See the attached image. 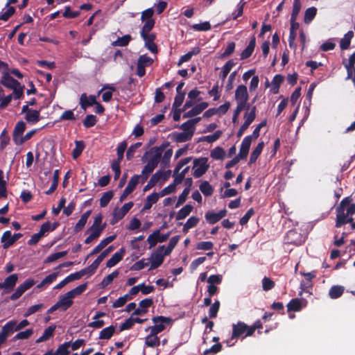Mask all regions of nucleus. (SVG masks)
<instances>
[{
  "instance_id": "obj_1",
  "label": "nucleus",
  "mask_w": 355,
  "mask_h": 355,
  "mask_svg": "<svg viewBox=\"0 0 355 355\" xmlns=\"http://www.w3.org/2000/svg\"><path fill=\"white\" fill-rule=\"evenodd\" d=\"M336 227H340L344 224L351 223L353 215L355 214V203L350 197L345 198L341 200L336 209Z\"/></svg>"
},
{
  "instance_id": "obj_2",
  "label": "nucleus",
  "mask_w": 355,
  "mask_h": 355,
  "mask_svg": "<svg viewBox=\"0 0 355 355\" xmlns=\"http://www.w3.org/2000/svg\"><path fill=\"white\" fill-rule=\"evenodd\" d=\"M163 151V146H155L146 153L147 164L141 171V175L144 179L143 181H145L148 178V175L157 167L160 161Z\"/></svg>"
},
{
  "instance_id": "obj_3",
  "label": "nucleus",
  "mask_w": 355,
  "mask_h": 355,
  "mask_svg": "<svg viewBox=\"0 0 355 355\" xmlns=\"http://www.w3.org/2000/svg\"><path fill=\"white\" fill-rule=\"evenodd\" d=\"M0 85L6 88L12 89L15 99H19L24 96V87L21 83L13 78L8 73V71L4 72L0 80Z\"/></svg>"
},
{
  "instance_id": "obj_4",
  "label": "nucleus",
  "mask_w": 355,
  "mask_h": 355,
  "mask_svg": "<svg viewBox=\"0 0 355 355\" xmlns=\"http://www.w3.org/2000/svg\"><path fill=\"white\" fill-rule=\"evenodd\" d=\"M209 168V159L207 157H200L193 160V175L198 178L204 175Z\"/></svg>"
},
{
  "instance_id": "obj_5",
  "label": "nucleus",
  "mask_w": 355,
  "mask_h": 355,
  "mask_svg": "<svg viewBox=\"0 0 355 355\" xmlns=\"http://www.w3.org/2000/svg\"><path fill=\"white\" fill-rule=\"evenodd\" d=\"M252 334L253 329L250 328V326L243 322H239L237 324H233L232 325V339L241 336H243V338H245L247 336H250Z\"/></svg>"
},
{
  "instance_id": "obj_6",
  "label": "nucleus",
  "mask_w": 355,
  "mask_h": 355,
  "mask_svg": "<svg viewBox=\"0 0 355 355\" xmlns=\"http://www.w3.org/2000/svg\"><path fill=\"white\" fill-rule=\"evenodd\" d=\"M164 245H161L157 248L150 255L149 261L150 262V267L149 270H153L158 268L164 262Z\"/></svg>"
},
{
  "instance_id": "obj_7",
  "label": "nucleus",
  "mask_w": 355,
  "mask_h": 355,
  "mask_svg": "<svg viewBox=\"0 0 355 355\" xmlns=\"http://www.w3.org/2000/svg\"><path fill=\"white\" fill-rule=\"evenodd\" d=\"M133 205L134 204L132 202H129L125 203L120 209H114L112 213V218L111 219L110 223L112 225H114L121 219H122L125 216V215L129 211V210L133 207Z\"/></svg>"
},
{
  "instance_id": "obj_8",
  "label": "nucleus",
  "mask_w": 355,
  "mask_h": 355,
  "mask_svg": "<svg viewBox=\"0 0 355 355\" xmlns=\"http://www.w3.org/2000/svg\"><path fill=\"white\" fill-rule=\"evenodd\" d=\"M171 171H158L152 175L147 184L144 187V191L146 192L153 187L159 180L166 181L169 177Z\"/></svg>"
},
{
  "instance_id": "obj_9",
  "label": "nucleus",
  "mask_w": 355,
  "mask_h": 355,
  "mask_svg": "<svg viewBox=\"0 0 355 355\" xmlns=\"http://www.w3.org/2000/svg\"><path fill=\"white\" fill-rule=\"evenodd\" d=\"M35 282L33 279H27L22 284L19 285L15 292L11 295L10 300H16L19 299L26 291L30 289L34 284Z\"/></svg>"
},
{
  "instance_id": "obj_10",
  "label": "nucleus",
  "mask_w": 355,
  "mask_h": 355,
  "mask_svg": "<svg viewBox=\"0 0 355 355\" xmlns=\"http://www.w3.org/2000/svg\"><path fill=\"white\" fill-rule=\"evenodd\" d=\"M155 325L153 327H148L146 329V331H150V333L157 335L159 333L162 332L165 329L164 323H166L169 321L168 318H164L163 316H158L154 318L153 319Z\"/></svg>"
},
{
  "instance_id": "obj_11",
  "label": "nucleus",
  "mask_w": 355,
  "mask_h": 355,
  "mask_svg": "<svg viewBox=\"0 0 355 355\" xmlns=\"http://www.w3.org/2000/svg\"><path fill=\"white\" fill-rule=\"evenodd\" d=\"M171 233L168 232L165 234H161L160 230H156L150 234L147 239V242L149 244V249L155 247L157 243H163L166 241L170 236Z\"/></svg>"
},
{
  "instance_id": "obj_12",
  "label": "nucleus",
  "mask_w": 355,
  "mask_h": 355,
  "mask_svg": "<svg viewBox=\"0 0 355 355\" xmlns=\"http://www.w3.org/2000/svg\"><path fill=\"white\" fill-rule=\"evenodd\" d=\"M234 98L236 104L246 105L249 98L247 87L244 85H239L235 90Z\"/></svg>"
},
{
  "instance_id": "obj_13",
  "label": "nucleus",
  "mask_w": 355,
  "mask_h": 355,
  "mask_svg": "<svg viewBox=\"0 0 355 355\" xmlns=\"http://www.w3.org/2000/svg\"><path fill=\"white\" fill-rule=\"evenodd\" d=\"M180 128L182 130L181 132H176L173 135V138L177 142H185L191 139L194 131L192 128L189 127H184L183 123L181 125Z\"/></svg>"
},
{
  "instance_id": "obj_14",
  "label": "nucleus",
  "mask_w": 355,
  "mask_h": 355,
  "mask_svg": "<svg viewBox=\"0 0 355 355\" xmlns=\"http://www.w3.org/2000/svg\"><path fill=\"white\" fill-rule=\"evenodd\" d=\"M18 279L19 277L17 274H12L9 275L4 279L3 282L0 283V288H3L5 293H10L13 290Z\"/></svg>"
},
{
  "instance_id": "obj_15",
  "label": "nucleus",
  "mask_w": 355,
  "mask_h": 355,
  "mask_svg": "<svg viewBox=\"0 0 355 355\" xmlns=\"http://www.w3.org/2000/svg\"><path fill=\"white\" fill-rule=\"evenodd\" d=\"M191 157H190L184 158V159H181L178 162V165L176 166V167L174 170V174H173V176H174L173 183H175L176 185L181 183L182 181L183 180V179L184 178V175L181 174V172H180V171L184 166L189 164L191 162Z\"/></svg>"
},
{
  "instance_id": "obj_16",
  "label": "nucleus",
  "mask_w": 355,
  "mask_h": 355,
  "mask_svg": "<svg viewBox=\"0 0 355 355\" xmlns=\"http://www.w3.org/2000/svg\"><path fill=\"white\" fill-rule=\"evenodd\" d=\"M113 246L108 247L106 250L101 253V254L94 260V261L88 267L87 270H90L92 273H94L99 266L100 263L113 250Z\"/></svg>"
},
{
  "instance_id": "obj_17",
  "label": "nucleus",
  "mask_w": 355,
  "mask_h": 355,
  "mask_svg": "<svg viewBox=\"0 0 355 355\" xmlns=\"http://www.w3.org/2000/svg\"><path fill=\"white\" fill-rule=\"evenodd\" d=\"M227 214L225 209L216 213L213 211H208L205 214V219L210 224H214L221 220Z\"/></svg>"
},
{
  "instance_id": "obj_18",
  "label": "nucleus",
  "mask_w": 355,
  "mask_h": 355,
  "mask_svg": "<svg viewBox=\"0 0 355 355\" xmlns=\"http://www.w3.org/2000/svg\"><path fill=\"white\" fill-rule=\"evenodd\" d=\"M286 242L295 245H301L303 243V238L296 230H289L285 238Z\"/></svg>"
},
{
  "instance_id": "obj_19",
  "label": "nucleus",
  "mask_w": 355,
  "mask_h": 355,
  "mask_svg": "<svg viewBox=\"0 0 355 355\" xmlns=\"http://www.w3.org/2000/svg\"><path fill=\"white\" fill-rule=\"evenodd\" d=\"M254 140H256V139L252 137V136H251V135H248L244 137V139H243V141L241 142L240 150H239V153L241 157L245 158L247 157L248 152H249L250 145H251L252 141H254Z\"/></svg>"
},
{
  "instance_id": "obj_20",
  "label": "nucleus",
  "mask_w": 355,
  "mask_h": 355,
  "mask_svg": "<svg viewBox=\"0 0 355 355\" xmlns=\"http://www.w3.org/2000/svg\"><path fill=\"white\" fill-rule=\"evenodd\" d=\"M153 304V300L146 298L139 303V307L132 313L134 315H143L148 312V309Z\"/></svg>"
},
{
  "instance_id": "obj_21",
  "label": "nucleus",
  "mask_w": 355,
  "mask_h": 355,
  "mask_svg": "<svg viewBox=\"0 0 355 355\" xmlns=\"http://www.w3.org/2000/svg\"><path fill=\"white\" fill-rule=\"evenodd\" d=\"M125 250L124 248H121L119 251L115 252L112 257L107 261L106 266L107 268H112L120 262L123 256L125 255Z\"/></svg>"
},
{
  "instance_id": "obj_22",
  "label": "nucleus",
  "mask_w": 355,
  "mask_h": 355,
  "mask_svg": "<svg viewBox=\"0 0 355 355\" xmlns=\"http://www.w3.org/2000/svg\"><path fill=\"white\" fill-rule=\"evenodd\" d=\"M208 103L206 102L200 103L194 106L191 110L186 112L183 115V118H189L196 116L200 114L204 110H205L208 107Z\"/></svg>"
},
{
  "instance_id": "obj_23",
  "label": "nucleus",
  "mask_w": 355,
  "mask_h": 355,
  "mask_svg": "<svg viewBox=\"0 0 355 355\" xmlns=\"http://www.w3.org/2000/svg\"><path fill=\"white\" fill-rule=\"evenodd\" d=\"M56 303H57V305L60 308V311H65L69 307L71 306L73 302L69 297V296L67 293H65L64 295H63L62 296H61L60 297L59 300Z\"/></svg>"
},
{
  "instance_id": "obj_24",
  "label": "nucleus",
  "mask_w": 355,
  "mask_h": 355,
  "mask_svg": "<svg viewBox=\"0 0 355 355\" xmlns=\"http://www.w3.org/2000/svg\"><path fill=\"white\" fill-rule=\"evenodd\" d=\"M15 325V320L8 321L2 327L0 334L7 340V338L10 335H11L13 332L17 331Z\"/></svg>"
},
{
  "instance_id": "obj_25",
  "label": "nucleus",
  "mask_w": 355,
  "mask_h": 355,
  "mask_svg": "<svg viewBox=\"0 0 355 355\" xmlns=\"http://www.w3.org/2000/svg\"><path fill=\"white\" fill-rule=\"evenodd\" d=\"M299 24L296 21H291L290 35H289V46L291 48L295 49V40L297 35V30L299 28Z\"/></svg>"
},
{
  "instance_id": "obj_26",
  "label": "nucleus",
  "mask_w": 355,
  "mask_h": 355,
  "mask_svg": "<svg viewBox=\"0 0 355 355\" xmlns=\"http://www.w3.org/2000/svg\"><path fill=\"white\" fill-rule=\"evenodd\" d=\"M256 106H252L251 108L248 106L243 115L244 122L251 124L256 118Z\"/></svg>"
},
{
  "instance_id": "obj_27",
  "label": "nucleus",
  "mask_w": 355,
  "mask_h": 355,
  "mask_svg": "<svg viewBox=\"0 0 355 355\" xmlns=\"http://www.w3.org/2000/svg\"><path fill=\"white\" fill-rule=\"evenodd\" d=\"M96 102L95 96H87L85 94H83L80 98V104L84 110H86L87 107L93 105Z\"/></svg>"
},
{
  "instance_id": "obj_28",
  "label": "nucleus",
  "mask_w": 355,
  "mask_h": 355,
  "mask_svg": "<svg viewBox=\"0 0 355 355\" xmlns=\"http://www.w3.org/2000/svg\"><path fill=\"white\" fill-rule=\"evenodd\" d=\"M59 225L58 222L51 223L50 222H46L40 227V233L44 237L47 233L54 231Z\"/></svg>"
},
{
  "instance_id": "obj_29",
  "label": "nucleus",
  "mask_w": 355,
  "mask_h": 355,
  "mask_svg": "<svg viewBox=\"0 0 355 355\" xmlns=\"http://www.w3.org/2000/svg\"><path fill=\"white\" fill-rule=\"evenodd\" d=\"M1 243H2V246L4 249L9 248L15 243L10 231H6L3 234L1 239Z\"/></svg>"
},
{
  "instance_id": "obj_30",
  "label": "nucleus",
  "mask_w": 355,
  "mask_h": 355,
  "mask_svg": "<svg viewBox=\"0 0 355 355\" xmlns=\"http://www.w3.org/2000/svg\"><path fill=\"white\" fill-rule=\"evenodd\" d=\"M160 343L159 337L153 334L150 333L145 338V345L149 347H156L159 346Z\"/></svg>"
},
{
  "instance_id": "obj_31",
  "label": "nucleus",
  "mask_w": 355,
  "mask_h": 355,
  "mask_svg": "<svg viewBox=\"0 0 355 355\" xmlns=\"http://www.w3.org/2000/svg\"><path fill=\"white\" fill-rule=\"evenodd\" d=\"M234 65L235 62L232 60L227 61L224 64L219 74V77L222 80H225L227 76L228 75L231 69L234 67Z\"/></svg>"
},
{
  "instance_id": "obj_32",
  "label": "nucleus",
  "mask_w": 355,
  "mask_h": 355,
  "mask_svg": "<svg viewBox=\"0 0 355 355\" xmlns=\"http://www.w3.org/2000/svg\"><path fill=\"white\" fill-rule=\"evenodd\" d=\"M255 47V38L253 37L249 42L248 46L241 53V59L245 60L249 58L253 53Z\"/></svg>"
},
{
  "instance_id": "obj_33",
  "label": "nucleus",
  "mask_w": 355,
  "mask_h": 355,
  "mask_svg": "<svg viewBox=\"0 0 355 355\" xmlns=\"http://www.w3.org/2000/svg\"><path fill=\"white\" fill-rule=\"evenodd\" d=\"M354 37V32L352 31H348L344 37L340 40V47L341 49H347L349 47L351 40Z\"/></svg>"
},
{
  "instance_id": "obj_34",
  "label": "nucleus",
  "mask_w": 355,
  "mask_h": 355,
  "mask_svg": "<svg viewBox=\"0 0 355 355\" xmlns=\"http://www.w3.org/2000/svg\"><path fill=\"white\" fill-rule=\"evenodd\" d=\"M24 118L28 123L35 124L40 119V111L31 110L25 115Z\"/></svg>"
},
{
  "instance_id": "obj_35",
  "label": "nucleus",
  "mask_w": 355,
  "mask_h": 355,
  "mask_svg": "<svg viewBox=\"0 0 355 355\" xmlns=\"http://www.w3.org/2000/svg\"><path fill=\"white\" fill-rule=\"evenodd\" d=\"M58 275V272H53L49 275L37 286V288H42L50 285L57 279Z\"/></svg>"
},
{
  "instance_id": "obj_36",
  "label": "nucleus",
  "mask_w": 355,
  "mask_h": 355,
  "mask_svg": "<svg viewBox=\"0 0 355 355\" xmlns=\"http://www.w3.org/2000/svg\"><path fill=\"white\" fill-rule=\"evenodd\" d=\"M193 206L191 205H186L177 213L175 218L178 220H183L188 216L193 210Z\"/></svg>"
},
{
  "instance_id": "obj_37",
  "label": "nucleus",
  "mask_w": 355,
  "mask_h": 355,
  "mask_svg": "<svg viewBox=\"0 0 355 355\" xmlns=\"http://www.w3.org/2000/svg\"><path fill=\"white\" fill-rule=\"evenodd\" d=\"M263 147H264L263 141H261L257 144V146L253 150V151L252 152V153L250 155V161H249L250 164H252L256 162V160L260 155L261 153L262 152Z\"/></svg>"
},
{
  "instance_id": "obj_38",
  "label": "nucleus",
  "mask_w": 355,
  "mask_h": 355,
  "mask_svg": "<svg viewBox=\"0 0 355 355\" xmlns=\"http://www.w3.org/2000/svg\"><path fill=\"white\" fill-rule=\"evenodd\" d=\"M15 12V8L11 6L6 5L0 12V20L7 21Z\"/></svg>"
},
{
  "instance_id": "obj_39",
  "label": "nucleus",
  "mask_w": 355,
  "mask_h": 355,
  "mask_svg": "<svg viewBox=\"0 0 355 355\" xmlns=\"http://www.w3.org/2000/svg\"><path fill=\"white\" fill-rule=\"evenodd\" d=\"M26 130V123L21 121L17 123L13 131V141L15 142V139L20 138L23 132Z\"/></svg>"
},
{
  "instance_id": "obj_40",
  "label": "nucleus",
  "mask_w": 355,
  "mask_h": 355,
  "mask_svg": "<svg viewBox=\"0 0 355 355\" xmlns=\"http://www.w3.org/2000/svg\"><path fill=\"white\" fill-rule=\"evenodd\" d=\"M91 214V211H87L85 213H84L76 225H75L74 230L75 232H78L83 230V228L85 227L88 218L89 217Z\"/></svg>"
},
{
  "instance_id": "obj_41",
  "label": "nucleus",
  "mask_w": 355,
  "mask_h": 355,
  "mask_svg": "<svg viewBox=\"0 0 355 355\" xmlns=\"http://www.w3.org/2000/svg\"><path fill=\"white\" fill-rule=\"evenodd\" d=\"M345 288L342 286H334L329 291V295L331 299L340 297L344 293Z\"/></svg>"
},
{
  "instance_id": "obj_42",
  "label": "nucleus",
  "mask_w": 355,
  "mask_h": 355,
  "mask_svg": "<svg viewBox=\"0 0 355 355\" xmlns=\"http://www.w3.org/2000/svg\"><path fill=\"white\" fill-rule=\"evenodd\" d=\"M200 52V50L199 47H194L191 51L181 56L178 65L180 66L183 62L189 61L193 55H198Z\"/></svg>"
},
{
  "instance_id": "obj_43",
  "label": "nucleus",
  "mask_w": 355,
  "mask_h": 355,
  "mask_svg": "<svg viewBox=\"0 0 355 355\" xmlns=\"http://www.w3.org/2000/svg\"><path fill=\"white\" fill-rule=\"evenodd\" d=\"M55 329V326H49L47 327L44 330L43 334L36 340V343H42L49 340L51 336H53Z\"/></svg>"
},
{
  "instance_id": "obj_44",
  "label": "nucleus",
  "mask_w": 355,
  "mask_h": 355,
  "mask_svg": "<svg viewBox=\"0 0 355 355\" xmlns=\"http://www.w3.org/2000/svg\"><path fill=\"white\" fill-rule=\"evenodd\" d=\"M288 311H299L302 308V300L298 298L293 299L287 305Z\"/></svg>"
},
{
  "instance_id": "obj_45",
  "label": "nucleus",
  "mask_w": 355,
  "mask_h": 355,
  "mask_svg": "<svg viewBox=\"0 0 355 355\" xmlns=\"http://www.w3.org/2000/svg\"><path fill=\"white\" fill-rule=\"evenodd\" d=\"M114 331L115 327L114 326L106 327L100 331L99 338L103 340L110 339L114 334Z\"/></svg>"
},
{
  "instance_id": "obj_46",
  "label": "nucleus",
  "mask_w": 355,
  "mask_h": 355,
  "mask_svg": "<svg viewBox=\"0 0 355 355\" xmlns=\"http://www.w3.org/2000/svg\"><path fill=\"white\" fill-rule=\"evenodd\" d=\"M142 176L139 175H135L133 177L131 178L130 180L127 187H125V190L126 191V193H131L134 189H135L136 186L139 183L140 177Z\"/></svg>"
},
{
  "instance_id": "obj_47",
  "label": "nucleus",
  "mask_w": 355,
  "mask_h": 355,
  "mask_svg": "<svg viewBox=\"0 0 355 355\" xmlns=\"http://www.w3.org/2000/svg\"><path fill=\"white\" fill-rule=\"evenodd\" d=\"M87 285L85 284H81L66 293L73 300L74 297L82 294L85 291Z\"/></svg>"
},
{
  "instance_id": "obj_48",
  "label": "nucleus",
  "mask_w": 355,
  "mask_h": 355,
  "mask_svg": "<svg viewBox=\"0 0 355 355\" xmlns=\"http://www.w3.org/2000/svg\"><path fill=\"white\" fill-rule=\"evenodd\" d=\"M90 230L92 231V232L85 240V243L87 244L90 243L94 240L97 239L103 232V227H98L96 230L90 228Z\"/></svg>"
},
{
  "instance_id": "obj_49",
  "label": "nucleus",
  "mask_w": 355,
  "mask_h": 355,
  "mask_svg": "<svg viewBox=\"0 0 355 355\" xmlns=\"http://www.w3.org/2000/svg\"><path fill=\"white\" fill-rule=\"evenodd\" d=\"M71 342H65L60 345L57 350L55 354L57 355H69L70 354Z\"/></svg>"
},
{
  "instance_id": "obj_50",
  "label": "nucleus",
  "mask_w": 355,
  "mask_h": 355,
  "mask_svg": "<svg viewBox=\"0 0 355 355\" xmlns=\"http://www.w3.org/2000/svg\"><path fill=\"white\" fill-rule=\"evenodd\" d=\"M199 189L205 196H211L214 191L213 187L207 181L202 182L199 187Z\"/></svg>"
},
{
  "instance_id": "obj_51",
  "label": "nucleus",
  "mask_w": 355,
  "mask_h": 355,
  "mask_svg": "<svg viewBox=\"0 0 355 355\" xmlns=\"http://www.w3.org/2000/svg\"><path fill=\"white\" fill-rule=\"evenodd\" d=\"M199 222V218L196 216H191L187 220V222L185 223V224L184 225V227H183V232H187L189 230L194 227L195 226L197 225V224Z\"/></svg>"
},
{
  "instance_id": "obj_52",
  "label": "nucleus",
  "mask_w": 355,
  "mask_h": 355,
  "mask_svg": "<svg viewBox=\"0 0 355 355\" xmlns=\"http://www.w3.org/2000/svg\"><path fill=\"white\" fill-rule=\"evenodd\" d=\"M222 135V131L217 130L213 135H207L200 139V141H207L208 143H213L217 141Z\"/></svg>"
},
{
  "instance_id": "obj_53",
  "label": "nucleus",
  "mask_w": 355,
  "mask_h": 355,
  "mask_svg": "<svg viewBox=\"0 0 355 355\" xmlns=\"http://www.w3.org/2000/svg\"><path fill=\"white\" fill-rule=\"evenodd\" d=\"M119 272L118 270H114L112 273L107 275L101 282V285L102 287L108 286L115 278L118 277Z\"/></svg>"
},
{
  "instance_id": "obj_54",
  "label": "nucleus",
  "mask_w": 355,
  "mask_h": 355,
  "mask_svg": "<svg viewBox=\"0 0 355 355\" xmlns=\"http://www.w3.org/2000/svg\"><path fill=\"white\" fill-rule=\"evenodd\" d=\"M179 239L180 237L178 236H173L170 239L168 246L166 248H164V254L169 255L171 253L174 248L178 244Z\"/></svg>"
},
{
  "instance_id": "obj_55",
  "label": "nucleus",
  "mask_w": 355,
  "mask_h": 355,
  "mask_svg": "<svg viewBox=\"0 0 355 355\" xmlns=\"http://www.w3.org/2000/svg\"><path fill=\"white\" fill-rule=\"evenodd\" d=\"M301 9V1L300 0H294L293 10L291 17V21H296L297 17Z\"/></svg>"
},
{
  "instance_id": "obj_56",
  "label": "nucleus",
  "mask_w": 355,
  "mask_h": 355,
  "mask_svg": "<svg viewBox=\"0 0 355 355\" xmlns=\"http://www.w3.org/2000/svg\"><path fill=\"white\" fill-rule=\"evenodd\" d=\"M33 334V329H28L23 331H19L13 338L14 340H26L29 338Z\"/></svg>"
},
{
  "instance_id": "obj_57",
  "label": "nucleus",
  "mask_w": 355,
  "mask_h": 355,
  "mask_svg": "<svg viewBox=\"0 0 355 355\" xmlns=\"http://www.w3.org/2000/svg\"><path fill=\"white\" fill-rule=\"evenodd\" d=\"M59 173H60V171L58 169H56L54 171V172H53V183L51 184V186L49 188V189L45 192V193L46 195H50V194L53 193L55 191V190L56 189V188L58 187V180H59Z\"/></svg>"
},
{
  "instance_id": "obj_58",
  "label": "nucleus",
  "mask_w": 355,
  "mask_h": 355,
  "mask_svg": "<svg viewBox=\"0 0 355 355\" xmlns=\"http://www.w3.org/2000/svg\"><path fill=\"white\" fill-rule=\"evenodd\" d=\"M317 12V9L315 7H311L306 10L304 14V22L306 24L310 23L315 17Z\"/></svg>"
},
{
  "instance_id": "obj_59",
  "label": "nucleus",
  "mask_w": 355,
  "mask_h": 355,
  "mask_svg": "<svg viewBox=\"0 0 355 355\" xmlns=\"http://www.w3.org/2000/svg\"><path fill=\"white\" fill-rule=\"evenodd\" d=\"M113 197V192L112 191H108L105 192L100 198V205L102 207H104L107 205L111 199Z\"/></svg>"
},
{
  "instance_id": "obj_60",
  "label": "nucleus",
  "mask_w": 355,
  "mask_h": 355,
  "mask_svg": "<svg viewBox=\"0 0 355 355\" xmlns=\"http://www.w3.org/2000/svg\"><path fill=\"white\" fill-rule=\"evenodd\" d=\"M284 80V77L282 75L277 74L274 76L272 80V89L274 93H277L280 85Z\"/></svg>"
},
{
  "instance_id": "obj_61",
  "label": "nucleus",
  "mask_w": 355,
  "mask_h": 355,
  "mask_svg": "<svg viewBox=\"0 0 355 355\" xmlns=\"http://www.w3.org/2000/svg\"><path fill=\"white\" fill-rule=\"evenodd\" d=\"M12 99H15L13 92L9 95L3 96L0 100V109L3 110L10 103Z\"/></svg>"
},
{
  "instance_id": "obj_62",
  "label": "nucleus",
  "mask_w": 355,
  "mask_h": 355,
  "mask_svg": "<svg viewBox=\"0 0 355 355\" xmlns=\"http://www.w3.org/2000/svg\"><path fill=\"white\" fill-rule=\"evenodd\" d=\"M225 156V152L220 147H216L211 151V157L215 159H223Z\"/></svg>"
},
{
  "instance_id": "obj_63",
  "label": "nucleus",
  "mask_w": 355,
  "mask_h": 355,
  "mask_svg": "<svg viewBox=\"0 0 355 355\" xmlns=\"http://www.w3.org/2000/svg\"><path fill=\"white\" fill-rule=\"evenodd\" d=\"M84 144L82 141H76V148L73 150L72 155L74 159H76L82 153L84 149Z\"/></svg>"
},
{
  "instance_id": "obj_64",
  "label": "nucleus",
  "mask_w": 355,
  "mask_h": 355,
  "mask_svg": "<svg viewBox=\"0 0 355 355\" xmlns=\"http://www.w3.org/2000/svg\"><path fill=\"white\" fill-rule=\"evenodd\" d=\"M97 122L96 116L93 114L87 115L83 121V125L86 128L94 126Z\"/></svg>"
}]
</instances>
